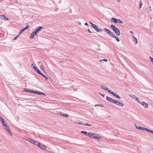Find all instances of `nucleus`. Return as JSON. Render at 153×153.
<instances>
[{
  "mask_svg": "<svg viewBox=\"0 0 153 153\" xmlns=\"http://www.w3.org/2000/svg\"><path fill=\"white\" fill-rule=\"evenodd\" d=\"M0 121L2 123H4V122H5L4 119L2 118L0 116Z\"/></svg>",
  "mask_w": 153,
  "mask_h": 153,
  "instance_id": "obj_26",
  "label": "nucleus"
},
{
  "mask_svg": "<svg viewBox=\"0 0 153 153\" xmlns=\"http://www.w3.org/2000/svg\"><path fill=\"white\" fill-rule=\"evenodd\" d=\"M106 98L107 101L108 102L112 103L113 99L108 96H106Z\"/></svg>",
  "mask_w": 153,
  "mask_h": 153,
  "instance_id": "obj_15",
  "label": "nucleus"
},
{
  "mask_svg": "<svg viewBox=\"0 0 153 153\" xmlns=\"http://www.w3.org/2000/svg\"><path fill=\"white\" fill-rule=\"evenodd\" d=\"M81 24V23H79V25H80Z\"/></svg>",
  "mask_w": 153,
  "mask_h": 153,
  "instance_id": "obj_54",
  "label": "nucleus"
},
{
  "mask_svg": "<svg viewBox=\"0 0 153 153\" xmlns=\"http://www.w3.org/2000/svg\"><path fill=\"white\" fill-rule=\"evenodd\" d=\"M81 133L87 136L88 133L85 131H81Z\"/></svg>",
  "mask_w": 153,
  "mask_h": 153,
  "instance_id": "obj_27",
  "label": "nucleus"
},
{
  "mask_svg": "<svg viewBox=\"0 0 153 153\" xmlns=\"http://www.w3.org/2000/svg\"><path fill=\"white\" fill-rule=\"evenodd\" d=\"M43 27H42L40 26L39 27L37 28L34 31L37 34V33L39 31L41 30L42 29Z\"/></svg>",
  "mask_w": 153,
  "mask_h": 153,
  "instance_id": "obj_13",
  "label": "nucleus"
},
{
  "mask_svg": "<svg viewBox=\"0 0 153 153\" xmlns=\"http://www.w3.org/2000/svg\"><path fill=\"white\" fill-rule=\"evenodd\" d=\"M37 91H34V90H32V91H31V93H33V94H37Z\"/></svg>",
  "mask_w": 153,
  "mask_h": 153,
  "instance_id": "obj_32",
  "label": "nucleus"
},
{
  "mask_svg": "<svg viewBox=\"0 0 153 153\" xmlns=\"http://www.w3.org/2000/svg\"><path fill=\"white\" fill-rule=\"evenodd\" d=\"M93 135V133H91V132H89L88 133V134L87 136H88L89 137L91 138H92Z\"/></svg>",
  "mask_w": 153,
  "mask_h": 153,
  "instance_id": "obj_23",
  "label": "nucleus"
},
{
  "mask_svg": "<svg viewBox=\"0 0 153 153\" xmlns=\"http://www.w3.org/2000/svg\"><path fill=\"white\" fill-rule=\"evenodd\" d=\"M132 38H133V41L134 42V44L136 45L138 43L137 40L134 36H132Z\"/></svg>",
  "mask_w": 153,
  "mask_h": 153,
  "instance_id": "obj_16",
  "label": "nucleus"
},
{
  "mask_svg": "<svg viewBox=\"0 0 153 153\" xmlns=\"http://www.w3.org/2000/svg\"><path fill=\"white\" fill-rule=\"evenodd\" d=\"M129 96L131 97L133 99H135L137 97H136L135 95L133 94L129 95Z\"/></svg>",
  "mask_w": 153,
  "mask_h": 153,
  "instance_id": "obj_28",
  "label": "nucleus"
},
{
  "mask_svg": "<svg viewBox=\"0 0 153 153\" xmlns=\"http://www.w3.org/2000/svg\"><path fill=\"white\" fill-rule=\"evenodd\" d=\"M135 100L139 103H140V100H139V99L137 97L136 98Z\"/></svg>",
  "mask_w": 153,
  "mask_h": 153,
  "instance_id": "obj_41",
  "label": "nucleus"
},
{
  "mask_svg": "<svg viewBox=\"0 0 153 153\" xmlns=\"http://www.w3.org/2000/svg\"><path fill=\"white\" fill-rule=\"evenodd\" d=\"M39 147L41 149H43L44 150H45L47 149V147L45 145L42 144L41 143V145H40Z\"/></svg>",
  "mask_w": 153,
  "mask_h": 153,
  "instance_id": "obj_11",
  "label": "nucleus"
},
{
  "mask_svg": "<svg viewBox=\"0 0 153 153\" xmlns=\"http://www.w3.org/2000/svg\"><path fill=\"white\" fill-rule=\"evenodd\" d=\"M40 69L42 70L45 73L44 68L42 63H41V64L40 65Z\"/></svg>",
  "mask_w": 153,
  "mask_h": 153,
  "instance_id": "obj_24",
  "label": "nucleus"
},
{
  "mask_svg": "<svg viewBox=\"0 0 153 153\" xmlns=\"http://www.w3.org/2000/svg\"><path fill=\"white\" fill-rule=\"evenodd\" d=\"M19 36V34L17 35V36H16L14 39H13V41H14V40H16L17 39V38Z\"/></svg>",
  "mask_w": 153,
  "mask_h": 153,
  "instance_id": "obj_40",
  "label": "nucleus"
},
{
  "mask_svg": "<svg viewBox=\"0 0 153 153\" xmlns=\"http://www.w3.org/2000/svg\"><path fill=\"white\" fill-rule=\"evenodd\" d=\"M38 94L39 95H45V94L42 92L40 91H37V94Z\"/></svg>",
  "mask_w": 153,
  "mask_h": 153,
  "instance_id": "obj_21",
  "label": "nucleus"
},
{
  "mask_svg": "<svg viewBox=\"0 0 153 153\" xmlns=\"http://www.w3.org/2000/svg\"><path fill=\"white\" fill-rule=\"evenodd\" d=\"M92 27L97 32H100L102 30L100 28H99L98 27V26L96 25H93Z\"/></svg>",
  "mask_w": 153,
  "mask_h": 153,
  "instance_id": "obj_4",
  "label": "nucleus"
},
{
  "mask_svg": "<svg viewBox=\"0 0 153 153\" xmlns=\"http://www.w3.org/2000/svg\"><path fill=\"white\" fill-rule=\"evenodd\" d=\"M59 114L61 116H64L66 117H68V114L64 113L63 112H60Z\"/></svg>",
  "mask_w": 153,
  "mask_h": 153,
  "instance_id": "obj_14",
  "label": "nucleus"
},
{
  "mask_svg": "<svg viewBox=\"0 0 153 153\" xmlns=\"http://www.w3.org/2000/svg\"><path fill=\"white\" fill-rule=\"evenodd\" d=\"M150 60H151V61L152 63L153 62V58H152L150 56Z\"/></svg>",
  "mask_w": 153,
  "mask_h": 153,
  "instance_id": "obj_46",
  "label": "nucleus"
},
{
  "mask_svg": "<svg viewBox=\"0 0 153 153\" xmlns=\"http://www.w3.org/2000/svg\"><path fill=\"white\" fill-rule=\"evenodd\" d=\"M117 19L114 18H111V20L115 23H117Z\"/></svg>",
  "mask_w": 153,
  "mask_h": 153,
  "instance_id": "obj_18",
  "label": "nucleus"
},
{
  "mask_svg": "<svg viewBox=\"0 0 153 153\" xmlns=\"http://www.w3.org/2000/svg\"><path fill=\"white\" fill-rule=\"evenodd\" d=\"M140 104L141 105L143 106L145 108H147L148 107V104L145 103V102H142L140 103Z\"/></svg>",
  "mask_w": 153,
  "mask_h": 153,
  "instance_id": "obj_10",
  "label": "nucleus"
},
{
  "mask_svg": "<svg viewBox=\"0 0 153 153\" xmlns=\"http://www.w3.org/2000/svg\"><path fill=\"white\" fill-rule=\"evenodd\" d=\"M117 105H118L119 106H123L124 105L123 103H121V102L118 101V103H117Z\"/></svg>",
  "mask_w": 153,
  "mask_h": 153,
  "instance_id": "obj_25",
  "label": "nucleus"
},
{
  "mask_svg": "<svg viewBox=\"0 0 153 153\" xmlns=\"http://www.w3.org/2000/svg\"><path fill=\"white\" fill-rule=\"evenodd\" d=\"M147 132H150V133H151L152 134H153V131L150 130L148 128L147 130Z\"/></svg>",
  "mask_w": 153,
  "mask_h": 153,
  "instance_id": "obj_33",
  "label": "nucleus"
},
{
  "mask_svg": "<svg viewBox=\"0 0 153 153\" xmlns=\"http://www.w3.org/2000/svg\"><path fill=\"white\" fill-rule=\"evenodd\" d=\"M84 125L86 126H91V124H89L87 123L86 124H84Z\"/></svg>",
  "mask_w": 153,
  "mask_h": 153,
  "instance_id": "obj_43",
  "label": "nucleus"
},
{
  "mask_svg": "<svg viewBox=\"0 0 153 153\" xmlns=\"http://www.w3.org/2000/svg\"><path fill=\"white\" fill-rule=\"evenodd\" d=\"M100 88H102V89L104 90L105 91H107L109 93V91H111V90H109L108 89V88L107 87H106V86H105L103 85H101L100 86Z\"/></svg>",
  "mask_w": 153,
  "mask_h": 153,
  "instance_id": "obj_8",
  "label": "nucleus"
},
{
  "mask_svg": "<svg viewBox=\"0 0 153 153\" xmlns=\"http://www.w3.org/2000/svg\"><path fill=\"white\" fill-rule=\"evenodd\" d=\"M104 30H105L110 36L114 38L115 37V36H116L114 33L113 32H111L110 30L105 28L104 29Z\"/></svg>",
  "mask_w": 153,
  "mask_h": 153,
  "instance_id": "obj_3",
  "label": "nucleus"
},
{
  "mask_svg": "<svg viewBox=\"0 0 153 153\" xmlns=\"http://www.w3.org/2000/svg\"><path fill=\"white\" fill-rule=\"evenodd\" d=\"M39 64H40V63H41V62H39Z\"/></svg>",
  "mask_w": 153,
  "mask_h": 153,
  "instance_id": "obj_52",
  "label": "nucleus"
},
{
  "mask_svg": "<svg viewBox=\"0 0 153 153\" xmlns=\"http://www.w3.org/2000/svg\"><path fill=\"white\" fill-rule=\"evenodd\" d=\"M147 129H148V128H145L143 127L142 128V130H143V131H147Z\"/></svg>",
  "mask_w": 153,
  "mask_h": 153,
  "instance_id": "obj_38",
  "label": "nucleus"
},
{
  "mask_svg": "<svg viewBox=\"0 0 153 153\" xmlns=\"http://www.w3.org/2000/svg\"><path fill=\"white\" fill-rule=\"evenodd\" d=\"M85 25L86 26H88V24L87 23H85Z\"/></svg>",
  "mask_w": 153,
  "mask_h": 153,
  "instance_id": "obj_49",
  "label": "nucleus"
},
{
  "mask_svg": "<svg viewBox=\"0 0 153 153\" xmlns=\"http://www.w3.org/2000/svg\"><path fill=\"white\" fill-rule=\"evenodd\" d=\"M27 140L28 141H29V142H30L31 143L34 144V145L36 144V142H37L36 141L34 140L31 138H28Z\"/></svg>",
  "mask_w": 153,
  "mask_h": 153,
  "instance_id": "obj_7",
  "label": "nucleus"
},
{
  "mask_svg": "<svg viewBox=\"0 0 153 153\" xmlns=\"http://www.w3.org/2000/svg\"><path fill=\"white\" fill-rule=\"evenodd\" d=\"M78 123L80 125H84V124L83 123H82L81 122H79Z\"/></svg>",
  "mask_w": 153,
  "mask_h": 153,
  "instance_id": "obj_45",
  "label": "nucleus"
},
{
  "mask_svg": "<svg viewBox=\"0 0 153 153\" xmlns=\"http://www.w3.org/2000/svg\"><path fill=\"white\" fill-rule=\"evenodd\" d=\"M152 65H153V62L152 63Z\"/></svg>",
  "mask_w": 153,
  "mask_h": 153,
  "instance_id": "obj_55",
  "label": "nucleus"
},
{
  "mask_svg": "<svg viewBox=\"0 0 153 153\" xmlns=\"http://www.w3.org/2000/svg\"><path fill=\"white\" fill-rule=\"evenodd\" d=\"M93 135L92 138L97 139L98 141H99V140L100 139L101 137H99V135L95 133H93Z\"/></svg>",
  "mask_w": 153,
  "mask_h": 153,
  "instance_id": "obj_5",
  "label": "nucleus"
},
{
  "mask_svg": "<svg viewBox=\"0 0 153 153\" xmlns=\"http://www.w3.org/2000/svg\"><path fill=\"white\" fill-rule=\"evenodd\" d=\"M134 126L137 129L140 130H142L143 127L140 126L139 125L137 126L136 124H135Z\"/></svg>",
  "mask_w": 153,
  "mask_h": 153,
  "instance_id": "obj_19",
  "label": "nucleus"
},
{
  "mask_svg": "<svg viewBox=\"0 0 153 153\" xmlns=\"http://www.w3.org/2000/svg\"><path fill=\"white\" fill-rule=\"evenodd\" d=\"M142 4V1H141L139 3V9H140V8H141Z\"/></svg>",
  "mask_w": 153,
  "mask_h": 153,
  "instance_id": "obj_37",
  "label": "nucleus"
},
{
  "mask_svg": "<svg viewBox=\"0 0 153 153\" xmlns=\"http://www.w3.org/2000/svg\"><path fill=\"white\" fill-rule=\"evenodd\" d=\"M114 38H115L116 39V41L117 42H119L120 41V40L119 39V38L118 37L116 36H115V37H114Z\"/></svg>",
  "mask_w": 153,
  "mask_h": 153,
  "instance_id": "obj_34",
  "label": "nucleus"
},
{
  "mask_svg": "<svg viewBox=\"0 0 153 153\" xmlns=\"http://www.w3.org/2000/svg\"><path fill=\"white\" fill-rule=\"evenodd\" d=\"M34 66V65L33 64H31V66L33 67Z\"/></svg>",
  "mask_w": 153,
  "mask_h": 153,
  "instance_id": "obj_51",
  "label": "nucleus"
},
{
  "mask_svg": "<svg viewBox=\"0 0 153 153\" xmlns=\"http://www.w3.org/2000/svg\"><path fill=\"white\" fill-rule=\"evenodd\" d=\"M117 0L118 1V2H120V0Z\"/></svg>",
  "mask_w": 153,
  "mask_h": 153,
  "instance_id": "obj_53",
  "label": "nucleus"
},
{
  "mask_svg": "<svg viewBox=\"0 0 153 153\" xmlns=\"http://www.w3.org/2000/svg\"><path fill=\"white\" fill-rule=\"evenodd\" d=\"M88 32L90 33H92V32L89 29H88Z\"/></svg>",
  "mask_w": 153,
  "mask_h": 153,
  "instance_id": "obj_50",
  "label": "nucleus"
},
{
  "mask_svg": "<svg viewBox=\"0 0 153 153\" xmlns=\"http://www.w3.org/2000/svg\"><path fill=\"white\" fill-rule=\"evenodd\" d=\"M1 16V18L2 19H3L4 20H8L9 19L8 18H7L5 15H2Z\"/></svg>",
  "mask_w": 153,
  "mask_h": 153,
  "instance_id": "obj_17",
  "label": "nucleus"
},
{
  "mask_svg": "<svg viewBox=\"0 0 153 153\" xmlns=\"http://www.w3.org/2000/svg\"><path fill=\"white\" fill-rule=\"evenodd\" d=\"M29 27V25L28 24L26 26V27L24 28L25 29V30H26Z\"/></svg>",
  "mask_w": 153,
  "mask_h": 153,
  "instance_id": "obj_42",
  "label": "nucleus"
},
{
  "mask_svg": "<svg viewBox=\"0 0 153 153\" xmlns=\"http://www.w3.org/2000/svg\"><path fill=\"white\" fill-rule=\"evenodd\" d=\"M3 126L6 129L7 131L12 136V133L10 131V130L9 128V127L7 125L6 123H5V122H4V123H2Z\"/></svg>",
  "mask_w": 153,
  "mask_h": 153,
  "instance_id": "obj_2",
  "label": "nucleus"
},
{
  "mask_svg": "<svg viewBox=\"0 0 153 153\" xmlns=\"http://www.w3.org/2000/svg\"><path fill=\"white\" fill-rule=\"evenodd\" d=\"M109 93L113 95L114 97L118 98L119 99H121V97L119 96V95L117 94L116 93H114L113 91H109Z\"/></svg>",
  "mask_w": 153,
  "mask_h": 153,
  "instance_id": "obj_6",
  "label": "nucleus"
},
{
  "mask_svg": "<svg viewBox=\"0 0 153 153\" xmlns=\"http://www.w3.org/2000/svg\"><path fill=\"white\" fill-rule=\"evenodd\" d=\"M110 26L117 36H119L120 35V31L118 27H116L113 24L111 25Z\"/></svg>",
  "mask_w": 153,
  "mask_h": 153,
  "instance_id": "obj_1",
  "label": "nucleus"
},
{
  "mask_svg": "<svg viewBox=\"0 0 153 153\" xmlns=\"http://www.w3.org/2000/svg\"><path fill=\"white\" fill-rule=\"evenodd\" d=\"M99 94L101 95V96L102 97H105V95L104 94H101V93H99Z\"/></svg>",
  "mask_w": 153,
  "mask_h": 153,
  "instance_id": "obj_44",
  "label": "nucleus"
},
{
  "mask_svg": "<svg viewBox=\"0 0 153 153\" xmlns=\"http://www.w3.org/2000/svg\"><path fill=\"white\" fill-rule=\"evenodd\" d=\"M37 34L34 31L33 32L31 33L30 34V39H32L33 38L34 36L36 35Z\"/></svg>",
  "mask_w": 153,
  "mask_h": 153,
  "instance_id": "obj_9",
  "label": "nucleus"
},
{
  "mask_svg": "<svg viewBox=\"0 0 153 153\" xmlns=\"http://www.w3.org/2000/svg\"><path fill=\"white\" fill-rule=\"evenodd\" d=\"M95 106H100V107H104V105H101V104H97V105H95Z\"/></svg>",
  "mask_w": 153,
  "mask_h": 153,
  "instance_id": "obj_35",
  "label": "nucleus"
},
{
  "mask_svg": "<svg viewBox=\"0 0 153 153\" xmlns=\"http://www.w3.org/2000/svg\"><path fill=\"white\" fill-rule=\"evenodd\" d=\"M118 101L117 100H114L113 99V100H112V103H113V104H115L116 105H117V103H118Z\"/></svg>",
  "mask_w": 153,
  "mask_h": 153,
  "instance_id": "obj_22",
  "label": "nucleus"
},
{
  "mask_svg": "<svg viewBox=\"0 0 153 153\" xmlns=\"http://www.w3.org/2000/svg\"><path fill=\"white\" fill-rule=\"evenodd\" d=\"M117 23H120L121 24H123V22L120 19H117Z\"/></svg>",
  "mask_w": 153,
  "mask_h": 153,
  "instance_id": "obj_31",
  "label": "nucleus"
},
{
  "mask_svg": "<svg viewBox=\"0 0 153 153\" xmlns=\"http://www.w3.org/2000/svg\"><path fill=\"white\" fill-rule=\"evenodd\" d=\"M33 68L39 74H40V73H41V72H40V71L39 70V69H38L35 66H33Z\"/></svg>",
  "mask_w": 153,
  "mask_h": 153,
  "instance_id": "obj_12",
  "label": "nucleus"
},
{
  "mask_svg": "<svg viewBox=\"0 0 153 153\" xmlns=\"http://www.w3.org/2000/svg\"><path fill=\"white\" fill-rule=\"evenodd\" d=\"M100 61L101 62H103V61H105L106 62H107L108 61V60L107 59H103L100 60Z\"/></svg>",
  "mask_w": 153,
  "mask_h": 153,
  "instance_id": "obj_39",
  "label": "nucleus"
},
{
  "mask_svg": "<svg viewBox=\"0 0 153 153\" xmlns=\"http://www.w3.org/2000/svg\"><path fill=\"white\" fill-rule=\"evenodd\" d=\"M35 145L38 146V147L40 145H41V143H39L38 141H37L36 144Z\"/></svg>",
  "mask_w": 153,
  "mask_h": 153,
  "instance_id": "obj_36",
  "label": "nucleus"
},
{
  "mask_svg": "<svg viewBox=\"0 0 153 153\" xmlns=\"http://www.w3.org/2000/svg\"><path fill=\"white\" fill-rule=\"evenodd\" d=\"M25 30V29L23 28L19 32V35H20L21 33H22Z\"/></svg>",
  "mask_w": 153,
  "mask_h": 153,
  "instance_id": "obj_29",
  "label": "nucleus"
},
{
  "mask_svg": "<svg viewBox=\"0 0 153 153\" xmlns=\"http://www.w3.org/2000/svg\"><path fill=\"white\" fill-rule=\"evenodd\" d=\"M32 90L29 89H27V88H24V91H25V92H29V93H31Z\"/></svg>",
  "mask_w": 153,
  "mask_h": 153,
  "instance_id": "obj_20",
  "label": "nucleus"
},
{
  "mask_svg": "<svg viewBox=\"0 0 153 153\" xmlns=\"http://www.w3.org/2000/svg\"><path fill=\"white\" fill-rule=\"evenodd\" d=\"M89 23L91 25V26L92 27L93 26V25H94L95 24H93L91 22H90Z\"/></svg>",
  "mask_w": 153,
  "mask_h": 153,
  "instance_id": "obj_47",
  "label": "nucleus"
},
{
  "mask_svg": "<svg viewBox=\"0 0 153 153\" xmlns=\"http://www.w3.org/2000/svg\"><path fill=\"white\" fill-rule=\"evenodd\" d=\"M39 74L41 75L42 76H43V77L45 78V79L46 80H48V78L46 76H45V75H44V74H43L42 73H40Z\"/></svg>",
  "mask_w": 153,
  "mask_h": 153,
  "instance_id": "obj_30",
  "label": "nucleus"
},
{
  "mask_svg": "<svg viewBox=\"0 0 153 153\" xmlns=\"http://www.w3.org/2000/svg\"><path fill=\"white\" fill-rule=\"evenodd\" d=\"M130 33L132 35V36H133L134 33L132 31H130Z\"/></svg>",
  "mask_w": 153,
  "mask_h": 153,
  "instance_id": "obj_48",
  "label": "nucleus"
}]
</instances>
